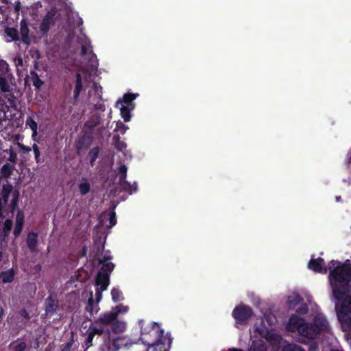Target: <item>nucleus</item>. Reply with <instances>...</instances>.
I'll return each instance as SVG.
<instances>
[{
    "instance_id": "obj_1",
    "label": "nucleus",
    "mask_w": 351,
    "mask_h": 351,
    "mask_svg": "<svg viewBox=\"0 0 351 351\" xmlns=\"http://www.w3.org/2000/svg\"><path fill=\"white\" fill-rule=\"evenodd\" d=\"M329 281L332 288V295L337 300L335 306L340 304L347 297L348 285L351 281V265L350 264H341L337 261H331L328 263Z\"/></svg>"
},
{
    "instance_id": "obj_2",
    "label": "nucleus",
    "mask_w": 351,
    "mask_h": 351,
    "mask_svg": "<svg viewBox=\"0 0 351 351\" xmlns=\"http://www.w3.org/2000/svg\"><path fill=\"white\" fill-rule=\"evenodd\" d=\"M141 328L140 339L142 343L148 346V350L152 348V351H169L173 339L169 333L164 335V330L156 322L146 323L139 320Z\"/></svg>"
},
{
    "instance_id": "obj_3",
    "label": "nucleus",
    "mask_w": 351,
    "mask_h": 351,
    "mask_svg": "<svg viewBox=\"0 0 351 351\" xmlns=\"http://www.w3.org/2000/svg\"><path fill=\"white\" fill-rule=\"evenodd\" d=\"M286 328L289 332H297L300 335L310 339H315L318 337L317 332L315 331L311 323L306 322L304 318L295 314L290 316Z\"/></svg>"
},
{
    "instance_id": "obj_4",
    "label": "nucleus",
    "mask_w": 351,
    "mask_h": 351,
    "mask_svg": "<svg viewBox=\"0 0 351 351\" xmlns=\"http://www.w3.org/2000/svg\"><path fill=\"white\" fill-rule=\"evenodd\" d=\"M336 312L342 330L346 332L344 338L351 343V296L336 305Z\"/></svg>"
},
{
    "instance_id": "obj_5",
    "label": "nucleus",
    "mask_w": 351,
    "mask_h": 351,
    "mask_svg": "<svg viewBox=\"0 0 351 351\" xmlns=\"http://www.w3.org/2000/svg\"><path fill=\"white\" fill-rule=\"evenodd\" d=\"M101 117L97 114H93L84 123V133L79 138L76 149L77 152L82 149H88L93 141V129L99 125Z\"/></svg>"
},
{
    "instance_id": "obj_6",
    "label": "nucleus",
    "mask_w": 351,
    "mask_h": 351,
    "mask_svg": "<svg viewBox=\"0 0 351 351\" xmlns=\"http://www.w3.org/2000/svg\"><path fill=\"white\" fill-rule=\"evenodd\" d=\"M14 77L10 71L9 64L4 60H0V90L3 93L11 91L10 84Z\"/></svg>"
},
{
    "instance_id": "obj_7",
    "label": "nucleus",
    "mask_w": 351,
    "mask_h": 351,
    "mask_svg": "<svg viewBox=\"0 0 351 351\" xmlns=\"http://www.w3.org/2000/svg\"><path fill=\"white\" fill-rule=\"evenodd\" d=\"M254 314L252 308L245 304L237 305L232 311V317L237 324H245Z\"/></svg>"
},
{
    "instance_id": "obj_8",
    "label": "nucleus",
    "mask_w": 351,
    "mask_h": 351,
    "mask_svg": "<svg viewBox=\"0 0 351 351\" xmlns=\"http://www.w3.org/2000/svg\"><path fill=\"white\" fill-rule=\"evenodd\" d=\"M127 170L128 168L125 165L123 164L119 167L118 172V184L121 191L127 192L131 195L133 192L137 191L138 186L136 182L130 184L129 182L126 180Z\"/></svg>"
},
{
    "instance_id": "obj_9",
    "label": "nucleus",
    "mask_w": 351,
    "mask_h": 351,
    "mask_svg": "<svg viewBox=\"0 0 351 351\" xmlns=\"http://www.w3.org/2000/svg\"><path fill=\"white\" fill-rule=\"evenodd\" d=\"M10 194L12 195V199L10 205V212L13 215L18 206L19 192L16 190L12 191V185H4L1 191V195L5 204L8 202Z\"/></svg>"
},
{
    "instance_id": "obj_10",
    "label": "nucleus",
    "mask_w": 351,
    "mask_h": 351,
    "mask_svg": "<svg viewBox=\"0 0 351 351\" xmlns=\"http://www.w3.org/2000/svg\"><path fill=\"white\" fill-rule=\"evenodd\" d=\"M56 14L57 9L55 7L51 8V10L47 12L40 25V31L42 34H47L51 27L54 25Z\"/></svg>"
},
{
    "instance_id": "obj_11",
    "label": "nucleus",
    "mask_w": 351,
    "mask_h": 351,
    "mask_svg": "<svg viewBox=\"0 0 351 351\" xmlns=\"http://www.w3.org/2000/svg\"><path fill=\"white\" fill-rule=\"evenodd\" d=\"M308 267L316 272L323 274H326L328 269V265H325V261L324 258L319 257L317 258H311L308 263Z\"/></svg>"
},
{
    "instance_id": "obj_12",
    "label": "nucleus",
    "mask_w": 351,
    "mask_h": 351,
    "mask_svg": "<svg viewBox=\"0 0 351 351\" xmlns=\"http://www.w3.org/2000/svg\"><path fill=\"white\" fill-rule=\"evenodd\" d=\"M25 223V216L23 210L19 209L15 217V225L13 230V235L14 239L18 238L23 229Z\"/></svg>"
},
{
    "instance_id": "obj_13",
    "label": "nucleus",
    "mask_w": 351,
    "mask_h": 351,
    "mask_svg": "<svg viewBox=\"0 0 351 351\" xmlns=\"http://www.w3.org/2000/svg\"><path fill=\"white\" fill-rule=\"evenodd\" d=\"M121 312V309L115 312L105 313L100 317L95 320V324H100L103 325H111L114 321H116L119 313Z\"/></svg>"
},
{
    "instance_id": "obj_14",
    "label": "nucleus",
    "mask_w": 351,
    "mask_h": 351,
    "mask_svg": "<svg viewBox=\"0 0 351 351\" xmlns=\"http://www.w3.org/2000/svg\"><path fill=\"white\" fill-rule=\"evenodd\" d=\"M59 307V301L55 297L49 295L45 300V314L46 315H53L58 311Z\"/></svg>"
},
{
    "instance_id": "obj_15",
    "label": "nucleus",
    "mask_w": 351,
    "mask_h": 351,
    "mask_svg": "<svg viewBox=\"0 0 351 351\" xmlns=\"http://www.w3.org/2000/svg\"><path fill=\"white\" fill-rule=\"evenodd\" d=\"M311 324L313 326L315 331L317 332L318 336L322 332L326 330L328 327L327 319L321 315L315 316Z\"/></svg>"
},
{
    "instance_id": "obj_16",
    "label": "nucleus",
    "mask_w": 351,
    "mask_h": 351,
    "mask_svg": "<svg viewBox=\"0 0 351 351\" xmlns=\"http://www.w3.org/2000/svg\"><path fill=\"white\" fill-rule=\"evenodd\" d=\"M127 346V341L125 337H117L110 341L108 345V351H117L123 346Z\"/></svg>"
},
{
    "instance_id": "obj_17",
    "label": "nucleus",
    "mask_w": 351,
    "mask_h": 351,
    "mask_svg": "<svg viewBox=\"0 0 351 351\" xmlns=\"http://www.w3.org/2000/svg\"><path fill=\"white\" fill-rule=\"evenodd\" d=\"M110 283V276L106 272H98L95 278V284L100 286L101 291H106Z\"/></svg>"
},
{
    "instance_id": "obj_18",
    "label": "nucleus",
    "mask_w": 351,
    "mask_h": 351,
    "mask_svg": "<svg viewBox=\"0 0 351 351\" xmlns=\"http://www.w3.org/2000/svg\"><path fill=\"white\" fill-rule=\"evenodd\" d=\"M38 234L35 232H30L27 235L26 243L27 247L32 252H37V246H38Z\"/></svg>"
},
{
    "instance_id": "obj_19",
    "label": "nucleus",
    "mask_w": 351,
    "mask_h": 351,
    "mask_svg": "<svg viewBox=\"0 0 351 351\" xmlns=\"http://www.w3.org/2000/svg\"><path fill=\"white\" fill-rule=\"evenodd\" d=\"M13 228V221L10 219H6L3 224V228L0 233V237L3 241H6L10 234Z\"/></svg>"
},
{
    "instance_id": "obj_20",
    "label": "nucleus",
    "mask_w": 351,
    "mask_h": 351,
    "mask_svg": "<svg viewBox=\"0 0 351 351\" xmlns=\"http://www.w3.org/2000/svg\"><path fill=\"white\" fill-rule=\"evenodd\" d=\"M83 89V85H82V77L80 73L77 72L75 74V88H74V93H73V99L74 101H77L79 95L81 93V91Z\"/></svg>"
},
{
    "instance_id": "obj_21",
    "label": "nucleus",
    "mask_w": 351,
    "mask_h": 351,
    "mask_svg": "<svg viewBox=\"0 0 351 351\" xmlns=\"http://www.w3.org/2000/svg\"><path fill=\"white\" fill-rule=\"evenodd\" d=\"M103 252H104L103 257H102V258L99 259V263L108 261L112 258L111 253L109 250L104 251V243L99 244V245L98 246L97 250L95 254V258L96 256H99L100 255V254H101Z\"/></svg>"
},
{
    "instance_id": "obj_22",
    "label": "nucleus",
    "mask_w": 351,
    "mask_h": 351,
    "mask_svg": "<svg viewBox=\"0 0 351 351\" xmlns=\"http://www.w3.org/2000/svg\"><path fill=\"white\" fill-rule=\"evenodd\" d=\"M138 94H134V93H125L124 94L123 97V100H118L116 104V106L118 107L119 104L123 105V104H126L128 106H131L132 108H134V104L133 103V101L136 99Z\"/></svg>"
},
{
    "instance_id": "obj_23",
    "label": "nucleus",
    "mask_w": 351,
    "mask_h": 351,
    "mask_svg": "<svg viewBox=\"0 0 351 351\" xmlns=\"http://www.w3.org/2000/svg\"><path fill=\"white\" fill-rule=\"evenodd\" d=\"M20 27V32L21 35L22 42L25 44L29 45L30 40L29 38V28L25 21H21Z\"/></svg>"
},
{
    "instance_id": "obj_24",
    "label": "nucleus",
    "mask_w": 351,
    "mask_h": 351,
    "mask_svg": "<svg viewBox=\"0 0 351 351\" xmlns=\"http://www.w3.org/2000/svg\"><path fill=\"white\" fill-rule=\"evenodd\" d=\"M15 273L13 269L3 271L0 273V280L2 283H10L14 281Z\"/></svg>"
},
{
    "instance_id": "obj_25",
    "label": "nucleus",
    "mask_w": 351,
    "mask_h": 351,
    "mask_svg": "<svg viewBox=\"0 0 351 351\" xmlns=\"http://www.w3.org/2000/svg\"><path fill=\"white\" fill-rule=\"evenodd\" d=\"M95 308V313L98 312L99 310V308L98 306V304H96L95 307H94V299H93V292H90V297L88 299V302L86 304V306L85 307V311L86 312H88L90 313V316H93L94 314V309Z\"/></svg>"
},
{
    "instance_id": "obj_26",
    "label": "nucleus",
    "mask_w": 351,
    "mask_h": 351,
    "mask_svg": "<svg viewBox=\"0 0 351 351\" xmlns=\"http://www.w3.org/2000/svg\"><path fill=\"white\" fill-rule=\"evenodd\" d=\"M25 125L27 127H29L32 131V136H35L38 134V123L33 117H27Z\"/></svg>"
},
{
    "instance_id": "obj_27",
    "label": "nucleus",
    "mask_w": 351,
    "mask_h": 351,
    "mask_svg": "<svg viewBox=\"0 0 351 351\" xmlns=\"http://www.w3.org/2000/svg\"><path fill=\"white\" fill-rule=\"evenodd\" d=\"M304 301L302 296L298 293L289 296L287 303L290 308H295V307Z\"/></svg>"
},
{
    "instance_id": "obj_28",
    "label": "nucleus",
    "mask_w": 351,
    "mask_h": 351,
    "mask_svg": "<svg viewBox=\"0 0 351 351\" xmlns=\"http://www.w3.org/2000/svg\"><path fill=\"white\" fill-rule=\"evenodd\" d=\"M100 152V147L99 146H95L90 149L88 154V157L89 158V163L93 167L95 164V161L99 156V154Z\"/></svg>"
},
{
    "instance_id": "obj_29",
    "label": "nucleus",
    "mask_w": 351,
    "mask_h": 351,
    "mask_svg": "<svg viewBox=\"0 0 351 351\" xmlns=\"http://www.w3.org/2000/svg\"><path fill=\"white\" fill-rule=\"evenodd\" d=\"M18 340L12 342L9 348L11 351H25L27 346L25 341L19 342Z\"/></svg>"
},
{
    "instance_id": "obj_30",
    "label": "nucleus",
    "mask_w": 351,
    "mask_h": 351,
    "mask_svg": "<svg viewBox=\"0 0 351 351\" xmlns=\"http://www.w3.org/2000/svg\"><path fill=\"white\" fill-rule=\"evenodd\" d=\"M133 109H134V108H132L131 106H124V105H121V106L120 107L121 115L125 122H128L130 121V119H131L130 112Z\"/></svg>"
},
{
    "instance_id": "obj_31",
    "label": "nucleus",
    "mask_w": 351,
    "mask_h": 351,
    "mask_svg": "<svg viewBox=\"0 0 351 351\" xmlns=\"http://www.w3.org/2000/svg\"><path fill=\"white\" fill-rule=\"evenodd\" d=\"M14 166L9 163H6L1 168V176L4 178H9L12 174Z\"/></svg>"
},
{
    "instance_id": "obj_32",
    "label": "nucleus",
    "mask_w": 351,
    "mask_h": 351,
    "mask_svg": "<svg viewBox=\"0 0 351 351\" xmlns=\"http://www.w3.org/2000/svg\"><path fill=\"white\" fill-rule=\"evenodd\" d=\"M30 75H31L32 82L33 86L35 87L36 90H39L40 88L44 84L43 81H42L40 79L38 73L36 71H32L30 72Z\"/></svg>"
},
{
    "instance_id": "obj_33",
    "label": "nucleus",
    "mask_w": 351,
    "mask_h": 351,
    "mask_svg": "<svg viewBox=\"0 0 351 351\" xmlns=\"http://www.w3.org/2000/svg\"><path fill=\"white\" fill-rule=\"evenodd\" d=\"M111 329L114 333H119L125 330V324L123 322L119 321L117 319L111 324Z\"/></svg>"
},
{
    "instance_id": "obj_34",
    "label": "nucleus",
    "mask_w": 351,
    "mask_h": 351,
    "mask_svg": "<svg viewBox=\"0 0 351 351\" xmlns=\"http://www.w3.org/2000/svg\"><path fill=\"white\" fill-rule=\"evenodd\" d=\"M112 143L114 147L119 151H123L126 147V144L120 140V136L119 134L113 136Z\"/></svg>"
},
{
    "instance_id": "obj_35",
    "label": "nucleus",
    "mask_w": 351,
    "mask_h": 351,
    "mask_svg": "<svg viewBox=\"0 0 351 351\" xmlns=\"http://www.w3.org/2000/svg\"><path fill=\"white\" fill-rule=\"evenodd\" d=\"M100 265H102V267L101 268V271L99 272H106L108 274V275L110 276V273L113 271L114 268V264L112 262H103L101 263H99Z\"/></svg>"
},
{
    "instance_id": "obj_36",
    "label": "nucleus",
    "mask_w": 351,
    "mask_h": 351,
    "mask_svg": "<svg viewBox=\"0 0 351 351\" xmlns=\"http://www.w3.org/2000/svg\"><path fill=\"white\" fill-rule=\"evenodd\" d=\"M82 180L84 182H82L80 183L79 190L80 193L84 195L90 191V185L85 178H82Z\"/></svg>"
},
{
    "instance_id": "obj_37",
    "label": "nucleus",
    "mask_w": 351,
    "mask_h": 351,
    "mask_svg": "<svg viewBox=\"0 0 351 351\" xmlns=\"http://www.w3.org/2000/svg\"><path fill=\"white\" fill-rule=\"evenodd\" d=\"M111 295L114 302H118L123 300V293L119 289L113 288L111 290Z\"/></svg>"
},
{
    "instance_id": "obj_38",
    "label": "nucleus",
    "mask_w": 351,
    "mask_h": 351,
    "mask_svg": "<svg viewBox=\"0 0 351 351\" xmlns=\"http://www.w3.org/2000/svg\"><path fill=\"white\" fill-rule=\"evenodd\" d=\"M282 351H305V350L297 344L288 343L283 346Z\"/></svg>"
},
{
    "instance_id": "obj_39",
    "label": "nucleus",
    "mask_w": 351,
    "mask_h": 351,
    "mask_svg": "<svg viewBox=\"0 0 351 351\" xmlns=\"http://www.w3.org/2000/svg\"><path fill=\"white\" fill-rule=\"evenodd\" d=\"M4 152L9 154L8 160L12 163H16L17 159V154L15 150L13 149V147H10L9 149L4 150Z\"/></svg>"
},
{
    "instance_id": "obj_40",
    "label": "nucleus",
    "mask_w": 351,
    "mask_h": 351,
    "mask_svg": "<svg viewBox=\"0 0 351 351\" xmlns=\"http://www.w3.org/2000/svg\"><path fill=\"white\" fill-rule=\"evenodd\" d=\"M249 351H266L264 344L253 341Z\"/></svg>"
},
{
    "instance_id": "obj_41",
    "label": "nucleus",
    "mask_w": 351,
    "mask_h": 351,
    "mask_svg": "<svg viewBox=\"0 0 351 351\" xmlns=\"http://www.w3.org/2000/svg\"><path fill=\"white\" fill-rule=\"evenodd\" d=\"M7 35L12 38L14 40H18L19 39V32L14 28H8L6 30Z\"/></svg>"
},
{
    "instance_id": "obj_42",
    "label": "nucleus",
    "mask_w": 351,
    "mask_h": 351,
    "mask_svg": "<svg viewBox=\"0 0 351 351\" xmlns=\"http://www.w3.org/2000/svg\"><path fill=\"white\" fill-rule=\"evenodd\" d=\"M296 313L300 315H305L308 311V307L306 304H302L295 310Z\"/></svg>"
},
{
    "instance_id": "obj_43",
    "label": "nucleus",
    "mask_w": 351,
    "mask_h": 351,
    "mask_svg": "<svg viewBox=\"0 0 351 351\" xmlns=\"http://www.w3.org/2000/svg\"><path fill=\"white\" fill-rule=\"evenodd\" d=\"M29 54L32 58H34L36 60H39L41 58L40 52L36 48L31 49V50L29 51Z\"/></svg>"
},
{
    "instance_id": "obj_44",
    "label": "nucleus",
    "mask_w": 351,
    "mask_h": 351,
    "mask_svg": "<svg viewBox=\"0 0 351 351\" xmlns=\"http://www.w3.org/2000/svg\"><path fill=\"white\" fill-rule=\"evenodd\" d=\"M90 330V331L92 332V333H94V335H101L104 333V329L102 328H97L95 326H93V324H91L88 328Z\"/></svg>"
},
{
    "instance_id": "obj_45",
    "label": "nucleus",
    "mask_w": 351,
    "mask_h": 351,
    "mask_svg": "<svg viewBox=\"0 0 351 351\" xmlns=\"http://www.w3.org/2000/svg\"><path fill=\"white\" fill-rule=\"evenodd\" d=\"M90 66L92 67V69H97L98 67V60L97 59V56L95 53H93L92 52V56L90 59Z\"/></svg>"
},
{
    "instance_id": "obj_46",
    "label": "nucleus",
    "mask_w": 351,
    "mask_h": 351,
    "mask_svg": "<svg viewBox=\"0 0 351 351\" xmlns=\"http://www.w3.org/2000/svg\"><path fill=\"white\" fill-rule=\"evenodd\" d=\"M109 222H110V227L114 226L117 223V219H116V213L115 212L112 211L110 214L109 217Z\"/></svg>"
},
{
    "instance_id": "obj_47",
    "label": "nucleus",
    "mask_w": 351,
    "mask_h": 351,
    "mask_svg": "<svg viewBox=\"0 0 351 351\" xmlns=\"http://www.w3.org/2000/svg\"><path fill=\"white\" fill-rule=\"evenodd\" d=\"M5 117V112L3 110H0V130H3L5 129V126L3 125V122H6V119H3V118Z\"/></svg>"
},
{
    "instance_id": "obj_48",
    "label": "nucleus",
    "mask_w": 351,
    "mask_h": 351,
    "mask_svg": "<svg viewBox=\"0 0 351 351\" xmlns=\"http://www.w3.org/2000/svg\"><path fill=\"white\" fill-rule=\"evenodd\" d=\"M102 291H101V289H99V288H97L96 289V291H95V300H96V302H97V304H98V303L100 302V300H101L102 298Z\"/></svg>"
},
{
    "instance_id": "obj_49",
    "label": "nucleus",
    "mask_w": 351,
    "mask_h": 351,
    "mask_svg": "<svg viewBox=\"0 0 351 351\" xmlns=\"http://www.w3.org/2000/svg\"><path fill=\"white\" fill-rule=\"evenodd\" d=\"M94 337H95L94 333H92L90 331V330L88 329V330L87 337H86V341H85L86 344L88 345V344L92 343Z\"/></svg>"
},
{
    "instance_id": "obj_50",
    "label": "nucleus",
    "mask_w": 351,
    "mask_h": 351,
    "mask_svg": "<svg viewBox=\"0 0 351 351\" xmlns=\"http://www.w3.org/2000/svg\"><path fill=\"white\" fill-rule=\"evenodd\" d=\"M127 129V127L122 123V122H119V123H117V125H116V128H115V131L117 130H122V134H124L125 130Z\"/></svg>"
},
{
    "instance_id": "obj_51",
    "label": "nucleus",
    "mask_w": 351,
    "mask_h": 351,
    "mask_svg": "<svg viewBox=\"0 0 351 351\" xmlns=\"http://www.w3.org/2000/svg\"><path fill=\"white\" fill-rule=\"evenodd\" d=\"M19 315L24 319H30V316H29V312L25 309V308H23L21 309L20 311H19Z\"/></svg>"
},
{
    "instance_id": "obj_52",
    "label": "nucleus",
    "mask_w": 351,
    "mask_h": 351,
    "mask_svg": "<svg viewBox=\"0 0 351 351\" xmlns=\"http://www.w3.org/2000/svg\"><path fill=\"white\" fill-rule=\"evenodd\" d=\"M73 346V340H71L69 342H67L61 351H71V347Z\"/></svg>"
},
{
    "instance_id": "obj_53",
    "label": "nucleus",
    "mask_w": 351,
    "mask_h": 351,
    "mask_svg": "<svg viewBox=\"0 0 351 351\" xmlns=\"http://www.w3.org/2000/svg\"><path fill=\"white\" fill-rule=\"evenodd\" d=\"M32 149L34 151V156H38L40 155L39 147L36 143H34L32 146Z\"/></svg>"
},
{
    "instance_id": "obj_54",
    "label": "nucleus",
    "mask_w": 351,
    "mask_h": 351,
    "mask_svg": "<svg viewBox=\"0 0 351 351\" xmlns=\"http://www.w3.org/2000/svg\"><path fill=\"white\" fill-rule=\"evenodd\" d=\"M19 147L22 149V150H24L27 152H29L31 150H32V148L29 146H26L23 144H21V143H19Z\"/></svg>"
},
{
    "instance_id": "obj_55",
    "label": "nucleus",
    "mask_w": 351,
    "mask_h": 351,
    "mask_svg": "<svg viewBox=\"0 0 351 351\" xmlns=\"http://www.w3.org/2000/svg\"><path fill=\"white\" fill-rule=\"evenodd\" d=\"M22 5L21 3L19 1H17L14 3V10L16 12H19L20 10L21 9Z\"/></svg>"
},
{
    "instance_id": "obj_56",
    "label": "nucleus",
    "mask_w": 351,
    "mask_h": 351,
    "mask_svg": "<svg viewBox=\"0 0 351 351\" xmlns=\"http://www.w3.org/2000/svg\"><path fill=\"white\" fill-rule=\"evenodd\" d=\"M318 349L317 343L313 341L310 346L309 350L310 351H317Z\"/></svg>"
},
{
    "instance_id": "obj_57",
    "label": "nucleus",
    "mask_w": 351,
    "mask_h": 351,
    "mask_svg": "<svg viewBox=\"0 0 351 351\" xmlns=\"http://www.w3.org/2000/svg\"><path fill=\"white\" fill-rule=\"evenodd\" d=\"M119 308L121 310V313L126 312L128 309V306L121 305V306H116V308H115L116 311H118Z\"/></svg>"
},
{
    "instance_id": "obj_58",
    "label": "nucleus",
    "mask_w": 351,
    "mask_h": 351,
    "mask_svg": "<svg viewBox=\"0 0 351 351\" xmlns=\"http://www.w3.org/2000/svg\"><path fill=\"white\" fill-rule=\"evenodd\" d=\"M95 108L96 109L101 110V111H104L105 110L104 105L103 104H97L95 106Z\"/></svg>"
},
{
    "instance_id": "obj_59",
    "label": "nucleus",
    "mask_w": 351,
    "mask_h": 351,
    "mask_svg": "<svg viewBox=\"0 0 351 351\" xmlns=\"http://www.w3.org/2000/svg\"><path fill=\"white\" fill-rule=\"evenodd\" d=\"M88 49L86 46L82 45L81 48V54L82 56H84L87 53Z\"/></svg>"
},
{
    "instance_id": "obj_60",
    "label": "nucleus",
    "mask_w": 351,
    "mask_h": 351,
    "mask_svg": "<svg viewBox=\"0 0 351 351\" xmlns=\"http://www.w3.org/2000/svg\"><path fill=\"white\" fill-rule=\"evenodd\" d=\"M87 254V247L84 246L81 252V257L86 256Z\"/></svg>"
},
{
    "instance_id": "obj_61",
    "label": "nucleus",
    "mask_w": 351,
    "mask_h": 351,
    "mask_svg": "<svg viewBox=\"0 0 351 351\" xmlns=\"http://www.w3.org/2000/svg\"><path fill=\"white\" fill-rule=\"evenodd\" d=\"M3 315H4V310H3V308L0 306V322L2 320Z\"/></svg>"
},
{
    "instance_id": "obj_62",
    "label": "nucleus",
    "mask_w": 351,
    "mask_h": 351,
    "mask_svg": "<svg viewBox=\"0 0 351 351\" xmlns=\"http://www.w3.org/2000/svg\"><path fill=\"white\" fill-rule=\"evenodd\" d=\"M227 351H243V350L241 349H239V348H229Z\"/></svg>"
},
{
    "instance_id": "obj_63",
    "label": "nucleus",
    "mask_w": 351,
    "mask_h": 351,
    "mask_svg": "<svg viewBox=\"0 0 351 351\" xmlns=\"http://www.w3.org/2000/svg\"><path fill=\"white\" fill-rule=\"evenodd\" d=\"M0 217H3V210H2V202L1 199L0 198Z\"/></svg>"
},
{
    "instance_id": "obj_64",
    "label": "nucleus",
    "mask_w": 351,
    "mask_h": 351,
    "mask_svg": "<svg viewBox=\"0 0 351 351\" xmlns=\"http://www.w3.org/2000/svg\"><path fill=\"white\" fill-rule=\"evenodd\" d=\"M34 158H35V160H36V163H40L41 162L40 156H34Z\"/></svg>"
}]
</instances>
